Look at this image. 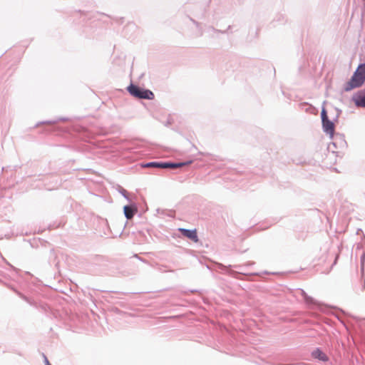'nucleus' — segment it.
<instances>
[{"instance_id":"nucleus-35","label":"nucleus","mask_w":365,"mask_h":365,"mask_svg":"<svg viewBox=\"0 0 365 365\" xmlns=\"http://www.w3.org/2000/svg\"><path fill=\"white\" fill-rule=\"evenodd\" d=\"M280 18L284 19V16L282 15L279 16V20H280Z\"/></svg>"},{"instance_id":"nucleus-9","label":"nucleus","mask_w":365,"mask_h":365,"mask_svg":"<svg viewBox=\"0 0 365 365\" xmlns=\"http://www.w3.org/2000/svg\"><path fill=\"white\" fill-rule=\"evenodd\" d=\"M180 232L187 239L190 240L194 242H197L199 240L197 232L196 229H185L180 228Z\"/></svg>"},{"instance_id":"nucleus-27","label":"nucleus","mask_w":365,"mask_h":365,"mask_svg":"<svg viewBox=\"0 0 365 365\" xmlns=\"http://www.w3.org/2000/svg\"><path fill=\"white\" fill-rule=\"evenodd\" d=\"M339 116H338L337 115H336V116L333 118V121H334V124H335V122H337L338 121V119H339Z\"/></svg>"},{"instance_id":"nucleus-14","label":"nucleus","mask_w":365,"mask_h":365,"mask_svg":"<svg viewBox=\"0 0 365 365\" xmlns=\"http://www.w3.org/2000/svg\"><path fill=\"white\" fill-rule=\"evenodd\" d=\"M299 106L302 108V109L304 110L305 112L307 113L317 114L318 112L317 108H316L314 106L308 103H300Z\"/></svg>"},{"instance_id":"nucleus-10","label":"nucleus","mask_w":365,"mask_h":365,"mask_svg":"<svg viewBox=\"0 0 365 365\" xmlns=\"http://www.w3.org/2000/svg\"><path fill=\"white\" fill-rule=\"evenodd\" d=\"M311 356L312 358L323 362H327L329 360V356L319 347L314 349L311 352Z\"/></svg>"},{"instance_id":"nucleus-2","label":"nucleus","mask_w":365,"mask_h":365,"mask_svg":"<svg viewBox=\"0 0 365 365\" xmlns=\"http://www.w3.org/2000/svg\"><path fill=\"white\" fill-rule=\"evenodd\" d=\"M126 89L130 96L139 99L153 100L155 98L153 91L147 88H141L138 85L133 84L132 82Z\"/></svg>"},{"instance_id":"nucleus-25","label":"nucleus","mask_w":365,"mask_h":365,"mask_svg":"<svg viewBox=\"0 0 365 365\" xmlns=\"http://www.w3.org/2000/svg\"><path fill=\"white\" fill-rule=\"evenodd\" d=\"M43 357H44V363H45V365H51L49 362V361L48 360L47 357L43 355Z\"/></svg>"},{"instance_id":"nucleus-6","label":"nucleus","mask_w":365,"mask_h":365,"mask_svg":"<svg viewBox=\"0 0 365 365\" xmlns=\"http://www.w3.org/2000/svg\"><path fill=\"white\" fill-rule=\"evenodd\" d=\"M351 101L357 108H365V88L356 92L351 97Z\"/></svg>"},{"instance_id":"nucleus-11","label":"nucleus","mask_w":365,"mask_h":365,"mask_svg":"<svg viewBox=\"0 0 365 365\" xmlns=\"http://www.w3.org/2000/svg\"><path fill=\"white\" fill-rule=\"evenodd\" d=\"M301 296L303 297L304 302L309 307H314L318 305V302L312 297L309 296L302 289H298Z\"/></svg>"},{"instance_id":"nucleus-17","label":"nucleus","mask_w":365,"mask_h":365,"mask_svg":"<svg viewBox=\"0 0 365 365\" xmlns=\"http://www.w3.org/2000/svg\"><path fill=\"white\" fill-rule=\"evenodd\" d=\"M118 190V192L120 193L122 195V196H123V197L125 199H126L128 202L131 201V200L129 197V194H128V191L125 189H124L123 187L119 186Z\"/></svg>"},{"instance_id":"nucleus-1","label":"nucleus","mask_w":365,"mask_h":365,"mask_svg":"<svg viewBox=\"0 0 365 365\" xmlns=\"http://www.w3.org/2000/svg\"><path fill=\"white\" fill-rule=\"evenodd\" d=\"M193 163L192 160H188L180 162L173 161H150L147 163H141L140 166L143 168H158V169H171L182 168L186 165H190Z\"/></svg>"},{"instance_id":"nucleus-32","label":"nucleus","mask_w":365,"mask_h":365,"mask_svg":"<svg viewBox=\"0 0 365 365\" xmlns=\"http://www.w3.org/2000/svg\"><path fill=\"white\" fill-rule=\"evenodd\" d=\"M252 274L253 275H259V276L261 274V273L255 272V273H253Z\"/></svg>"},{"instance_id":"nucleus-26","label":"nucleus","mask_w":365,"mask_h":365,"mask_svg":"<svg viewBox=\"0 0 365 365\" xmlns=\"http://www.w3.org/2000/svg\"><path fill=\"white\" fill-rule=\"evenodd\" d=\"M334 109H335V110L336 112V115H337L338 116H340V115H341V113L342 112L341 110L339 109V108H335Z\"/></svg>"},{"instance_id":"nucleus-19","label":"nucleus","mask_w":365,"mask_h":365,"mask_svg":"<svg viewBox=\"0 0 365 365\" xmlns=\"http://www.w3.org/2000/svg\"><path fill=\"white\" fill-rule=\"evenodd\" d=\"M59 120L63 121V120H66V118H60L58 120H52V121H50V120L49 121H42V122H40V123H37L36 125H38L39 124H44V123H56V122H58Z\"/></svg>"},{"instance_id":"nucleus-33","label":"nucleus","mask_w":365,"mask_h":365,"mask_svg":"<svg viewBox=\"0 0 365 365\" xmlns=\"http://www.w3.org/2000/svg\"><path fill=\"white\" fill-rule=\"evenodd\" d=\"M129 27H134V25L130 24V25L128 26V28H129Z\"/></svg>"},{"instance_id":"nucleus-13","label":"nucleus","mask_w":365,"mask_h":365,"mask_svg":"<svg viewBox=\"0 0 365 365\" xmlns=\"http://www.w3.org/2000/svg\"><path fill=\"white\" fill-rule=\"evenodd\" d=\"M12 289L14 290V292H15L16 293V294L20 297L23 300H24L25 302H26L28 304H29L32 307H34L36 308L38 307L37 306V303L31 299V298L26 297V295H24V294H22L21 292L16 290L15 289Z\"/></svg>"},{"instance_id":"nucleus-28","label":"nucleus","mask_w":365,"mask_h":365,"mask_svg":"<svg viewBox=\"0 0 365 365\" xmlns=\"http://www.w3.org/2000/svg\"><path fill=\"white\" fill-rule=\"evenodd\" d=\"M172 123L171 120L170 119H168V120L166 121V123H165V126H168L170 125V124Z\"/></svg>"},{"instance_id":"nucleus-34","label":"nucleus","mask_w":365,"mask_h":365,"mask_svg":"<svg viewBox=\"0 0 365 365\" xmlns=\"http://www.w3.org/2000/svg\"><path fill=\"white\" fill-rule=\"evenodd\" d=\"M285 365H295V363H294V364H285Z\"/></svg>"},{"instance_id":"nucleus-31","label":"nucleus","mask_w":365,"mask_h":365,"mask_svg":"<svg viewBox=\"0 0 365 365\" xmlns=\"http://www.w3.org/2000/svg\"><path fill=\"white\" fill-rule=\"evenodd\" d=\"M255 264V262H248V263L245 264V265H246V266H250V265H252V264Z\"/></svg>"},{"instance_id":"nucleus-21","label":"nucleus","mask_w":365,"mask_h":365,"mask_svg":"<svg viewBox=\"0 0 365 365\" xmlns=\"http://www.w3.org/2000/svg\"><path fill=\"white\" fill-rule=\"evenodd\" d=\"M133 257L137 258L138 259H139L140 261H141V262H144V263H147V264L148 263V260H146L145 259H143V258L140 257L138 254H135V255H133Z\"/></svg>"},{"instance_id":"nucleus-22","label":"nucleus","mask_w":365,"mask_h":365,"mask_svg":"<svg viewBox=\"0 0 365 365\" xmlns=\"http://www.w3.org/2000/svg\"><path fill=\"white\" fill-rule=\"evenodd\" d=\"M360 259H361V267H363V264H364V262L365 260V251L364 252V253L361 255V257H360ZM361 269L363 270V267H361Z\"/></svg>"},{"instance_id":"nucleus-5","label":"nucleus","mask_w":365,"mask_h":365,"mask_svg":"<svg viewBox=\"0 0 365 365\" xmlns=\"http://www.w3.org/2000/svg\"><path fill=\"white\" fill-rule=\"evenodd\" d=\"M365 82L355 76H351L350 79L344 85L343 91L345 92L351 91L355 88L361 87Z\"/></svg>"},{"instance_id":"nucleus-8","label":"nucleus","mask_w":365,"mask_h":365,"mask_svg":"<svg viewBox=\"0 0 365 365\" xmlns=\"http://www.w3.org/2000/svg\"><path fill=\"white\" fill-rule=\"evenodd\" d=\"M138 212L135 203H130L123 207V214L128 220H131Z\"/></svg>"},{"instance_id":"nucleus-15","label":"nucleus","mask_w":365,"mask_h":365,"mask_svg":"<svg viewBox=\"0 0 365 365\" xmlns=\"http://www.w3.org/2000/svg\"><path fill=\"white\" fill-rule=\"evenodd\" d=\"M359 285L354 287L355 292L356 293L362 292L365 289V278L362 274L359 279Z\"/></svg>"},{"instance_id":"nucleus-38","label":"nucleus","mask_w":365,"mask_h":365,"mask_svg":"<svg viewBox=\"0 0 365 365\" xmlns=\"http://www.w3.org/2000/svg\"><path fill=\"white\" fill-rule=\"evenodd\" d=\"M278 365H285V364H279Z\"/></svg>"},{"instance_id":"nucleus-18","label":"nucleus","mask_w":365,"mask_h":365,"mask_svg":"<svg viewBox=\"0 0 365 365\" xmlns=\"http://www.w3.org/2000/svg\"><path fill=\"white\" fill-rule=\"evenodd\" d=\"M227 272H228V274H229L230 276H232V277H235V278H236V279H240V278L239 277V275H240V274H244V273H242V272H237V271H234V270H229V271H227Z\"/></svg>"},{"instance_id":"nucleus-23","label":"nucleus","mask_w":365,"mask_h":365,"mask_svg":"<svg viewBox=\"0 0 365 365\" xmlns=\"http://www.w3.org/2000/svg\"><path fill=\"white\" fill-rule=\"evenodd\" d=\"M244 265H241V264H236V265H229L228 267L230 269L231 267H235V268H237V269H240L243 267Z\"/></svg>"},{"instance_id":"nucleus-4","label":"nucleus","mask_w":365,"mask_h":365,"mask_svg":"<svg viewBox=\"0 0 365 365\" xmlns=\"http://www.w3.org/2000/svg\"><path fill=\"white\" fill-rule=\"evenodd\" d=\"M325 103L326 102L324 101L321 110L322 127L323 132L329 137L330 135H333L335 133V124H334L333 120L329 118L327 110L324 107Z\"/></svg>"},{"instance_id":"nucleus-16","label":"nucleus","mask_w":365,"mask_h":365,"mask_svg":"<svg viewBox=\"0 0 365 365\" xmlns=\"http://www.w3.org/2000/svg\"><path fill=\"white\" fill-rule=\"evenodd\" d=\"M187 17L190 19V21H192L193 23V24L195 25L196 28L198 29L199 36H202L203 35V31L200 26V24L198 21H197L196 20H195L193 18L190 16L189 15L187 16Z\"/></svg>"},{"instance_id":"nucleus-29","label":"nucleus","mask_w":365,"mask_h":365,"mask_svg":"<svg viewBox=\"0 0 365 365\" xmlns=\"http://www.w3.org/2000/svg\"><path fill=\"white\" fill-rule=\"evenodd\" d=\"M262 274H271V272H267V271H264V272H262ZM277 274V272H272V274Z\"/></svg>"},{"instance_id":"nucleus-20","label":"nucleus","mask_w":365,"mask_h":365,"mask_svg":"<svg viewBox=\"0 0 365 365\" xmlns=\"http://www.w3.org/2000/svg\"><path fill=\"white\" fill-rule=\"evenodd\" d=\"M209 29L212 30L214 32H217V33H220V34H225V33H227V31H222V30L217 29H215L213 26H210Z\"/></svg>"},{"instance_id":"nucleus-3","label":"nucleus","mask_w":365,"mask_h":365,"mask_svg":"<svg viewBox=\"0 0 365 365\" xmlns=\"http://www.w3.org/2000/svg\"><path fill=\"white\" fill-rule=\"evenodd\" d=\"M329 138L332 140L328 145L327 149L333 153H338L339 151H335L334 149L344 150L348 147V144L345 139V135L340 133H334L333 135H330Z\"/></svg>"},{"instance_id":"nucleus-12","label":"nucleus","mask_w":365,"mask_h":365,"mask_svg":"<svg viewBox=\"0 0 365 365\" xmlns=\"http://www.w3.org/2000/svg\"><path fill=\"white\" fill-rule=\"evenodd\" d=\"M352 76H355L365 82V63H359Z\"/></svg>"},{"instance_id":"nucleus-30","label":"nucleus","mask_w":365,"mask_h":365,"mask_svg":"<svg viewBox=\"0 0 365 365\" xmlns=\"http://www.w3.org/2000/svg\"><path fill=\"white\" fill-rule=\"evenodd\" d=\"M295 365H310V364L304 363V362H299V363H295Z\"/></svg>"},{"instance_id":"nucleus-7","label":"nucleus","mask_w":365,"mask_h":365,"mask_svg":"<svg viewBox=\"0 0 365 365\" xmlns=\"http://www.w3.org/2000/svg\"><path fill=\"white\" fill-rule=\"evenodd\" d=\"M210 2V0L208 1V3L206 6L200 4L194 5L192 11V15L199 19H204L207 12V7H208Z\"/></svg>"},{"instance_id":"nucleus-24","label":"nucleus","mask_w":365,"mask_h":365,"mask_svg":"<svg viewBox=\"0 0 365 365\" xmlns=\"http://www.w3.org/2000/svg\"><path fill=\"white\" fill-rule=\"evenodd\" d=\"M174 213H175V212L173 210H169L168 213L167 214V215L170 217H174Z\"/></svg>"},{"instance_id":"nucleus-37","label":"nucleus","mask_w":365,"mask_h":365,"mask_svg":"<svg viewBox=\"0 0 365 365\" xmlns=\"http://www.w3.org/2000/svg\"><path fill=\"white\" fill-rule=\"evenodd\" d=\"M165 210H163V211H162V213H163V214H165Z\"/></svg>"},{"instance_id":"nucleus-36","label":"nucleus","mask_w":365,"mask_h":365,"mask_svg":"<svg viewBox=\"0 0 365 365\" xmlns=\"http://www.w3.org/2000/svg\"><path fill=\"white\" fill-rule=\"evenodd\" d=\"M197 290L196 289H194V290H191V292H196Z\"/></svg>"}]
</instances>
